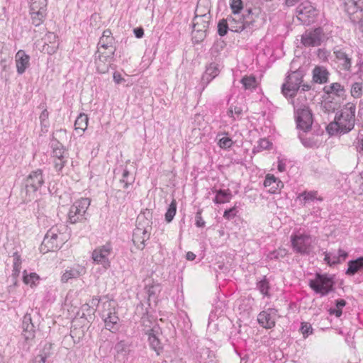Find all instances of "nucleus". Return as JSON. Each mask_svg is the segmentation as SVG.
<instances>
[{"label":"nucleus","instance_id":"3c124183","mask_svg":"<svg viewBox=\"0 0 363 363\" xmlns=\"http://www.w3.org/2000/svg\"><path fill=\"white\" fill-rule=\"evenodd\" d=\"M257 322L264 328H272L275 325L274 319H257Z\"/></svg>","mask_w":363,"mask_h":363},{"label":"nucleus","instance_id":"c85d7f7f","mask_svg":"<svg viewBox=\"0 0 363 363\" xmlns=\"http://www.w3.org/2000/svg\"><path fill=\"white\" fill-rule=\"evenodd\" d=\"M30 11H46L47 0H29Z\"/></svg>","mask_w":363,"mask_h":363},{"label":"nucleus","instance_id":"bf43d9fd","mask_svg":"<svg viewBox=\"0 0 363 363\" xmlns=\"http://www.w3.org/2000/svg\"><path fill=\"white\" fill-rule=\"evenodd\" d=\"M354 145L357 152H363V135H360L357 138Z\"/></svg>","mask_w":363,"mask_h":363},{"label":"nucleus","instance_id":"e433bc0d","mask_svg":"<svg viewBox=\"0 0 363 363\" xmlns=\"http://www.w3.org/2000/svg\"><path fill=\"white\" fill-rule=\"evenodd\" d=\"M103 307L104 310L101 315L102 318H113V316H115L116 312L113 303L106 302L104 303Z\"/></svg>","mask_w":363,"mask_h":363},{"label":"nucleus","instance_id":"680f3d73","mask_svg":"<svg viewBox=\"0 0 363 363\" xmlns=\"http://www.w3.org/2000/svg\"><path fill=\"white\" fill-rule=\"evenodd\" d=\"M277 311L276 309L269 308L267 311L260 313L259 315L262 318H272L277 315Z\"/></svg>","mask_w":363,"mask_h":363},{"label":"nucleus","instance_id":"5fc2aeb1","mask_svg":"<svg viewBox=\"0 0 363 363\" xmlns=\"http://www.w3.org/2000/svg\"><path fill=\"white\" fill-rule=\"evenodd\" d=\"M99 303V299L97 297L93 298L89 303L84 305L82 307L83 311H94V307L97 306Z\"/></svg>","mask_w":363,"mask_h":363},{"label":"nucleus","instance_id":"052dcab7","mask_svg":"<svg viewBox=\"0 0 363 363\" xmlns=\"http://www.w3.org/2000/svg\"><path fill=\"white\" fill-rule=\"evenodd\" d=\"M242 113V108L238 106H231L228 111L230 117H233V113L239 116Z\"/></svg>","mask_w":363,"mask_h":363},{"label":"nucleus","instance_id":"864d4df0","mask_svg":"<svg viewBox=\"0 0 363 363\" xmlns=\"http://www.w3.org/2000/svg\"><path fill=\"white\" fill-rule=\"evenodd\" d=\"M257 287L260 292L263 294L267 296L268 294V289H269V283L267 281L266 279H264L261 281H259L257 284Z\"/></svg>","mask_w":363,"mask_h":363},{"label":"nucleus","instance_id":"ddd939ff","mask_svg":"<svg viewBox=\"0 0 363 363\" xmlns=\"http://www.w3.org/2000/svg\"><path fill=\"white\" fill-rule=\"evenodd\" d=\"M150 238V233L147 228L143 226L138 223L137 227L133 231V242L138 249H143L145 242Z\"/></svg>","mask_w":363,"mask_h":363},{"label":"nucleus","instance_id":"a878e982","mask_svg":"<svg viewBox=\"0 0 363 363\" xmlns=\"http://www.w3.org/2000/svg\"><path fill=\"white\" fill-rule=\"evenodd\" d=\"M323 90L327 94H334L337 96H342L345 92L344 87L337 82L332 83L329 86H325Z\"/></svg>","mask_w":363,"mask_h":363},{"label":"nucleus","instance_id":"2eb2a0df","mask_svg":"<svg viewBox=\"0 0 363 363\" xmlns=\"http://www.w3.org/2000/svg\"><path fill=\"white\" fill-rule=\"evenodd\" d=\"M16 66L18 74H23L30 66V56L20 50L15 56Z\"/></svg>","mask_w":363,"mask_h":363},{"label":"nucleus","instance_id":"473e14b6","mask_svg":"<svg viewBox=\"0 0 363 363\" xmlns=\"http://www.w3.org/2000/svg\"><path fill=\"white\" fill-rule=\"evenodd\" d=\"M12 59L6 52H0V69L6 72L11 64Z\"/></svg>","mask_w":363,"mask_h":363},{"label":"nucleus","instance_id":"393cba45","mask_svg":"<svg viewBox=\"0 0 363 363\" xmlns=\"http://www.w3.org/2000/svg\"><path fill=\"white\" fill-rule=\"evenodd\" d=\"M363 269V257H359L355 260H351L348 262V269L346 274L354 275L359 270Z\"/></svg>","mask_w":363,"mask_h":363},{"label":"nucleus","instance_id":"69168bd1","mask_svg":"<svg viewBox=\"0 0 363 363\" xmlns=\"http://www.w3.org/2000/svg\"><path fill=\"white\" fill-rule=\"evenodd\" d=\"M286 252L285 250L279 249V250L274 251L273 252H272L270 255V257L272 259V258L278 259L279 257H284L286 255Z\"/></svg>","mask_w":363,"mask_h":363},{"label":"nucleus","instance_id":"7ed1b4c3","mask_svg":"<svg viewBox=\"0 0 363 363\" xmlns=\"http://www.w3.org/2000/svg\"><path fill=\"white\" fill-rule=\"evenodd\" d=\"M301 101H306V96L300 95L294 104L296 109L297 128L304 131H308L311 129L313 124L312 113L308 106L301 103Z\"/></svg>","mask_w":363,"mask_h":363},{"label":"nucleus","instance_id":"09e8293b","mask_svg":"<svg viewBox=\"0 0 363 363\" xmlns=\"http://www.w3.org/2000/svg\"><path fill=\"white\" fill-rule=\"evenodd\" d=\"M230 8L235 15L238 14L242 9V1L241 0H231Z\"/></svg>","mask_w":363,"mask_h":363},{"label":"nucleus","instance_id":"774afa93","mask_svg":"<svg viewBox=\"0 0 363 363\" xmlns=\"http://www.w3.org/2000/svg\"><path fill=\"white\" fill-rule=\"evenodd\" d=\"M135 181V177L131 176L130 179L123 178L120 180L121 183L123 184V188L128 189L130 185H131Z\"/></svg>","mask_w":363,"mask_h":363},{"label":"nucleus","instance_id":"8fccbe9b","mask_svg":"<svg viewBox=\"0 0 363 363\" xmlns=\"http://www.w3.org/2000/svg\"><path fill=\"white\" fill-rule=\"evenodd\" d=\"M325 260L329 265L335 264L340 263V257H337L335 255L331 253H326L325 255Z\"/></svg>","mask_w":363,"mask_h":363},{"label":"nucleus","instance_id":"603ef678","mask_svg":"<svg viewBox=\"0 0 363 363\" xmlns=\"http://www.w3.org/2000/svg\"><path fill=\"white\" fill-rule=\"evenodd\" d=\"M67 161V158H53L55 168L57 171H61Z\"/></svg>","mask_w":363,"mask_h":363},{"label":"nucleus","instance_id":"39448f33","mask_svg":"<svg viewBox=\"0 0 363 363\" xmlns=\"http://www.w3.org/2000/svg\"><path fill=\"white\" fill-rule=\"evenodd\" d=\"M91 200L88 198H82L75 201L70 207L68 213L69 221L74 224L77 222H82L86 219L85 213L90 206Z\"/></svg>","mask_w":363,"mask_h":363},{"label":"nucleus","instance_id":"4be33fe9","mask_svg":"<svg viewBox=\"0 0 363 363\" xmlns=\"http://www.w3.org/2000/svg\"><path fill=\"white\" fill-rule=\"evenodd\" d=\"M44 43L48 45L50 50L48 52H55L58 48L57 36L52 32H48L43 38Z\"/></svg>","mask_w":363,"mask_h":363},{"label":"nucleus","instance_id":"ea45409f","mask_svg":"<svg viewBox=\"0 0 363 363\" xmlns=\"http://www.w3.org/2000/svg\"><path fill=\"white\" fill-rule=\"evenodd\" d=\"M177 211V203L175 200H173L169 206V208L165 213V220L167 222H171Z\"/></svg>","mask_w":363,"mask_h":363},{"label":"nucleus","instance_id":"1a4fd4ad","mask_svg":"<svg viewBox=\"0 0 363 363\" xmlns=\"http://www.w3.org/2000/svg\"><path fill=\"white\" fill-rule=\"evenodd\" d=\"M316 15V10L310 2H303L296 8V17L303 24L313 22Z\"/></svg>","mask_w":363,"mask_h":363},{"label":"nucleus","instance_id":"423d86ee","mask_svg":"<svg viewBox=\"0 0 363 363\" xmlns=\"http://www.w3.org/2000/svg\"><path fill=\"white\" fill-rule=\"evenodd\" d=\"M303 82V74L300 71L293 72L286 77L283 84L281 92L286 97L293 98L296 96Z\"/></svg>","mask_w":363,"mask_h":363},{"label":"nucleus","instance_id":"a18cd8bd","mask_svg":"<svg viewBox=\"0 0 363 363\" xmlns=\"http://www.w3.org/2000/svg\"><path fill=\"white\" fill-rule=\"evenodd\" d=\"M105 328L112 333H116L119 329V323L112 321L111 319H103Z\"/></svg>","mask_w":363,"mask_h":363},{"label":"nucleus","instance_id":"49530a36","mask_svg":"<svg viewBox=\"0 0 363 363\" xmlns=\"http://www.w3.org/2000/svg\"><path fill=\"white\" fill-rule=\"evenodd\" d=\"M98 48H105V49H107V48H114L113 38H108L101 36L98 43Z\"/></svg>","mask_w":363,"mask_h":363},{"label":"nucleus","instance_id":"c756f323","mask_svg":"<svg viewBox=\"0 0 363 363\" xmlns=\"http://www.w3.org/2000/svg\"><path fill=\"white\" fill-rule=\"evenodd\" d=\"M114 349L117 353L118 358L120 357L124 358L129 352V345L123 340L118 342L115 345Z\"/></svg>","mask_w":363,"mask_h":363},{"label":"nucleus","instance_id":"f8f14e48","mask_svg":"<svg viewBox=\"0 0 363 363\" xmlns=\"http://www.w3.org/2000/svg\"><path fill=\"white\" fill-rule=\"evenodd\" d=\"M111 245L109 244H106L94 250L92 253V258L97 264H101L105 268H107L109 266L108 257L111 254Z\"/></svg>","mask_w":363,"mask_h":363},{"label":"nucleus","instance_id":"6ab92c4d","mask_svg":"<svg viewBox=\"0 0 363 363\" xmlns=\"http://www.w3.org/2000/svg\"><path fill=\"white\" fill-rule=\"evenodd\" d=\"M211 3L210 0H199L195 11L196 16H207L211 15Z\"/></svg>","mask_w":363,"mask_h":363},{"label":"nucleus","instance_id":"4468645a","mask_svg":"<svg viewBox=\"0 0 363 363\" xmlns=\"http://www.w3.org/2000/svg\"><path fill=\"white\" fill-rule=\"evenodd\" d=\"M86 273V269L80 264H74L68 267L61 277V281L67 283L72 279H77Z\"/></svg>","mask_w":363,"mask_h":363},{"label":"nucleus","instance_id":"7c9ffc66","mask_svg":"<svg viewBox=\"0 0 363 363\" xmlns=\"http://www.w3.org/2000/svg\"><path fill=\"white\" fill-rule=\"evenodd\" d=\"M88 116L85 113H80L79 116L77 118L74 126L76 130H81L82 131H84L88 125Z\"/></svg>","mask_w":363,"mask_h":363},{"label":"nucleus","instance_id":"cd10ccee","mask_svg":"<svg viewBox=\"0 0 363 363\" xmlns=\"http://www.w3.org/2000/svg\"><path fill=\"white\" fill-rule=\"evenodd\" d=\"M317 194V191H304L300 194L298 198H302V204L303 206H306L307 204L310 203L311 201H313L315 199L322 201V198H318Z\"/></svg>","mask_w":363,"mask_h":363},{"label":"nucleus","instance_id":"0eeeda50","mask_svg":"<svg viewBox=\"0 0 363 363\" xmlns=\"http://www.w3.org/2000/svg\"><path fill=\"white\" fill-rule=\"evenodd\" d=\"M211 18V15L207 16L195 15L193 19L192 30V38L195 43H200L206 38Z\"/></svg>","mask_w":363,"mask_h":363},{"label":"nucleus","instance_id":"4c0bfd02","mask_svg":"<svg viewBox=\"0 0 363 363\" xmlns=\"http://www.w3.org/2000/svg\"><path fill=\"white\" fill-rule=\"evenodd\" d=\"M23 335H27L28 333H31L33 337H35V327L33 323H32V319H23Z\"/></svg>","mask_w":363,"mask_h":363},{"label":"nucleus","instance_id":"0e129e2a","mask_svg":"<svg viewBox=\"0 0 363 363\" xmlns=\"http://www.w3.org/2000/svg\"><path fill=\"white\" fill-rule=\"evenodd\" d=\"M235 215H236L235 208L233 207V208H230L228 210H226L224 212L223 217L225 218H226L227 220H230L233 218H234L235 216Z\"/></svg>","mask_w":363,"mask_h":363},{"label":"nucleus","instance_id":"b1692460","mask_svg":"<svg viewBox=\"0 0 363 363\" xmlns=\"http://www.w3.org/2000/svg\"><path fill=\"white\" fill-rule=\"evenodd\" d=\"M33 339L34 337H33L30 333H28L27 335H23L21 334V339L18 343V348L23 352H28L33 345Z\"/></svg>","mask_w":363,"mask_h":363},{"label":"nucleus","instance_id":"f704fd0d","mask_svg":"<svg viewBox=\"0 0 363 363\" xmlns=\"http://www.w3.org/2000/svg\"><path fill=\"white\" fill-rule=\"evenodd\" d=\"M148 341L151 348L154 350L157 354H160V352L162 347L158 337L155 334L150 333L148 334Z\"/></svg>","mask_w":363,"mask_h":363},{"label":"nucleus","instance_id":"338daca9","mask_svg":"<svg viewBox=\"0 0 363 363\" xmlns=\"http://www.w3.org/2000/svg\"><path fill=\"white\" fill-rule=\"evenodd\" d=\"M205 221L201 217V211H198L196 215V225L199 228H203L205 226Z\"/></svg>","mask_w":363,"mask_h":363},{"label":"nucleus","instance_id":"37998d69","mask_svg":"<svg viewBox=\"0 0 363 363\" xmlns=\"http://www.w3.org/2000/svg\"><path fill=\"white\" fill-rule=\"evenodd\" d=\"M351 95L355 99L360 98L362 94V84L360 82H354L351 86Z\"/></svg>","mask_w":363,"mask_h":363},{"label":"nucleus","instance_id":"a211bd4d","mask_svg":"<svg viewBox=\"0 0 363 363\" xmlns=\"http://www.w3.org/2000/svg\"><path fill=\"white\" fill-rule=\"evenodd\" d=\"M51 147L52 149L53 158H67L68 153L65 147L58 140L53 139L51 142Z\"/></svg>","mask_w":363,"mask_h":363},{"label":"nucleus","instance_id":"9d476101","mask_svg":"<svg viewBox=\"0 0 363 363\" xmlns=\"http://www.w3.org/2000/svg\"><path fill=\"white\" fill-rule=\"evenodd\" d=\"M43 172L40 169L32 172L26 180V190L28 194L35 193L43 184Z\"/></svg>","mask_w":363,"mask_h":363},{"label":"nucleus","instance_id":"2f4dec72","mask_svg":"<svg viewBox=\"0 0 363 363\" xmlns=\"http://www.w3.org/2000/svg\"><path fill=\"white\" fill-rule=\"evenodd\" d=\"M39 276L36 273H30L27 274L26 271L23 272V281L24 284L33 287L37 285L39 281Z\"/></svg>","mask_w":363,"mask_h":363},{"label":"nucleus","instance_id":"a19ab883","mask_svg":"<svg viewBox=\"0 0 363 363\" xmlns=\"http://www.w3.org/2000/svg\"><path fill=\"white\" fill-rule=\"evenodd\" d=\"M241 83L242 84V85L245 89H254L257 86L256 79L255 77H252V76L244 77L241 80Z\"/></svg>","mask_w":363,"mask_h":363},{"label":"nucleus","instance_id":"de8ad7c7","mask_svg":"<svg viewBox=\"0 0 363 363\" xmlns=\"http://www.w3.org/2000/svg\"><path fill=\"white\" fill-rule=\"evenodd\" d=\"M228 30V25L227 20L221 19L218 23V33L220 36H224Z\"/></svg>","mask_w":363,"mask_h":363},{"label":"nucleus","instance_id":"bb28decb","mask_svg":"<svg viewBox=\"0 0 363 363\" xmlns=\"http://www.w3.org/2000/svg\"><path fill=\"white\" fill-rule=\"evenodd\" d=\"M232 199V194L229 189L218 190L216 191V195L214 199V202L216 203H224L229 202Z\"/></svg>","mask_w":363,"mask_h":363},{"label":"nucleus","instance_id":"f257e3e1","mask_svg":"<svg viewBox=\"0 0 363 363\" xmlns=\"http://www.w3.org/2000/svg\"><path fill=\"white\" fill-rule=\"evenodd\" d=\"M356 106L352 103H347L342 109L339 116L335 117V121L328 126L330 133L334 130L346 133L353 129L354 126V113Z\"/></svg>","mask_w":363,"mask_h":363},{"label":"nucleus","instance_id":"5701e85b","mask_svg":"<svg viewBox=\"0 0 363 363\" xmlns=\"http://www.w3.org/2000/svg\"><path fill=\"white\" fill-rule=\"evenodd\" d=\"M265 187L270 186L269 191L275 193V191L280 187L283 186L281 181L278 180L274 175L267 174L264 182Z\"/></svg>","mask_w":363,"mask_h":363},{"label":"nucleus","instance_id":"f03ea898","mask_svg":"<svg viewBox=\"0 0 363 363\" xmlns=\"http://www.w3.org/2000/svg\"><path fill=\"white\" fill-rule=\"evenodd\" d=\"M67 230V227L63 224H58L50 228L44 237L40 250L44 252L55 251L60 248L68 240L66 234Z\"/></svg>","mask_w":363,"mask_h":363},{"label":"nucleus","instance_id":"f3484780","mask_svg":"<svg viewBox=\"0 0 363 363\" xmlns=\"http://www.w3.org/2000/svg\"><path fill=\"white\" fill-rule=\"evenodd\" d=\"M329 72L321 66L315 67L313 70V81L318 84H324L328 81Z\"/></svg>","mask_w":363,"mask_h":363},{"label":"nucleus","instance_id":"58836bf2","mask_svg":"<svg viewBox=\"0 0 363 363\" xmlns=\"http://www.w3.org/2000/svg\"><path fill=\"white\" fill-rule=\"evenodd\" d=\"M160 291L159 286H150L147 289V294L148 295V301L150 303L153 301L157 303V294Z\"/></svg>","mask_w":363,"mask_h":363},{"label":"nucleus","instance_id":"412c9836","mask_svg":"<svg viewBox=\"0 0 363 363\" xmlns=\"http://www.w3.org/2000/svg\"><path fill=\"white\" fill-rule=\"evenodd\" d=\"M219 74L218 65L216 63H211L205 71V73L203 75L202 81L206 82V83L210 82L213 79H214Z\"/></svg>","mask_w":363,"mask_h":363},{"label":"nucleus","instance_id":"c9c22d12","mask_svg":"<svg viewBox=\"0 0 363 363\" xmlns=\"http://www.w3.org/2000/svg\"><path fill=\"white\" fill-rule=\"evenodd\" d=\"M115 50V48H107V49H105V48H98L96 55L113 60Z\"/></svg>","mask_w":363,"mask_h":363},{"label":"nucleus","instance_id":"6e6552de","mask_svg":"<svg viewBox=\"0 0 363 363\" xmlns=\"http://www.w3.org/2000/svg\"><path fill=\"white\" fill-rule=\"evenodd\" d=\"M325 39L324 31L320 27L308 30L301 35V43L306 47L319 46Z\"/></svg>","mask_w":363,"mask_h":363},{"label":"nucleus","instance_id":"4d7b16f0","mask_svg":"<svg viewBox=\"0 0 363 363\" xmlns=\"http://www.w3.org/2000/svg\"><path fill=\"white\" fill-rule=\"evenodd\" d=\"M301 330L303 336L305 337H307L309 334L312 333L311 325L308 323H302Z\"/></svg>","mask_w":363,"mask_h":363},{"label":"nucleus","instance_id":"13d9d810","mask_svg":"<svg viewBox=\"0 0 363 363\" xmlns=\"http://www.w3.org/2000/svg\"><path fill=\"white\" fill-rule=\"evenodd\" d=\"M48 111L46 109H45L42 111L40 116L41 125L43 126L45 128H46L48 125Z\"/></svg>","mask_w":363,"mask_h":363},{"label":"nucleus","instance_id":"72a5a7b5","mask_svg":"<svg viewBox=\"0 0 363 363\" xmlns=\"http://www.w3.org/2000/svg\"><path fill=\"white\" fill-rule=\"evenodd\" d=\"M30 13L31 16L32 23L35 26H40L43 22L46 16V11H42L39 12L31 11H30Z\"/></svg>","mask_w":363,"mask_h":363},{"label":"nucleus","instance_id":"79ce46f5","mask_svg":"<svg viewBox=\"0 0 363 363\" xmlns=\"http://www.w3.org/2000/svg\"><path fill=\"white\" fill-rule=\"evenodd\" d=\"M346 304V301L343 299L336 301V308H330L329 310L330 315H335L336 317H340L342 315V308Z\"/></svg>","mask_w":363,"mask_h":363},{"label":"nucleus","instance_id":"20e7f679","mask_svg":"<svg viewBox=\"0 0 363 363\" xmlns=\"http://www.w3.org/2000/svg\"><path fill=\"white\" fill-rule=\"evenodd\" d=\"M335 282L332 277L316 274L314 279L309 281L310 287L317 294L325 296L334 290Z\"/></svg>","mask_w":363,"mask_h":363},{"label":"nucleus","instance_id":"aec40b11","mask_svg":"<svg viewBox=\"0 0 363 363\" xmlns=\"http://www.w3.org/2000/svg\"><path fill=\"white\" fill-rule=\"evenodd\" d=\"M112 61V60L96 55L95 64L97 71L101 74L108 72Z\"/></svg>","mask_w":363,"mask_h":363},{"label":"nucleus","instance_id":"c03bdc74","mask_svg":"<svg viewBox=\"0 0 363 363\" xmlns=\"http://www.w3.org/2000/svg\"><path fill=\"white\" fill-rule=\"evenodd\" d=\"M52 354V345L50 343H45L43 346V348L40 351V353L38 355L40 357H43L44 359H46L51 356Z\"/></svg>","mask_w":363,"mask_h":363},{"label":"nucleus","instance_id":"6e6d98bb","mask_svg":"<svg viewBox=\"0 0 363 363\" xmlns=\"http://www.w3.org/2000/svg\"><path fill=\"white\" fill-rule=\"evenodd\" d=\"M233 145V141L230 138L224 137L219 140L218 145L221 148H228Z\"/></svg>","mask_w":363,"mask_h":363},{"label":"nucleus","instance_id":"e2e57ef3","mask_svg":"<svg viewBox=\"0 0 363 363\" xmlns=\"http://www.w3.org/2000/svg\"><path fill=\"white\" fill-rule=\"evenodd\" d=\"M253 22L252 21H243L240 23V24L237 26V28H235V31H242L245 29H247L248 28H250V26L252 25Z\"/></svg>","mask_w":363,"mask_h":363},{"label":"nucleus","instance_id":"9b49d317","mask_svg":"<svg viewBox=\"0 0 363 363\" xmlns=\"http://www.w3.org/2000/svg\"><path fill=\"white\" fill-rule=\"evenodd\" d=\"M291 242L294 250L301 254L309 252L311 238L308 235H298L291 237Z\"/></svg>","mask_w":363,"mask_h":363},{"label":"nucleus","instance_id":"dca6fc26","mask_svg":"<svg viewBox=\"0 0 363 363\" xmlns=\"http://www.w3.org/2000/svg\"><path fill=\"white\" fill-rule=\"evenodd\" d=\"M333 53L335 59L340 62L342 68L345 71H350L352 67V58L341 48H334Z\"/></svg>","mask_w":363,"mask_h":363}]
</instances>
